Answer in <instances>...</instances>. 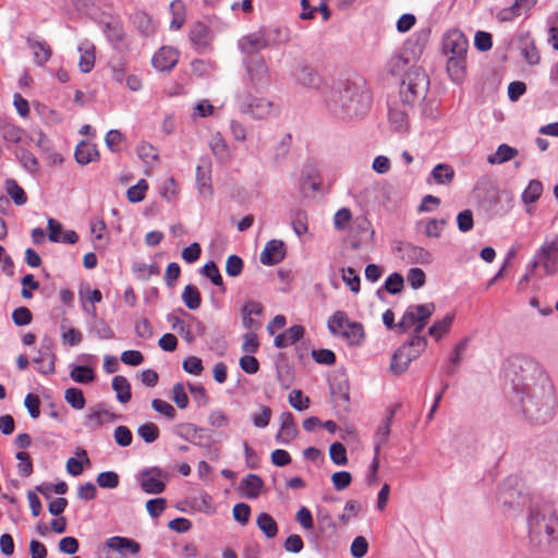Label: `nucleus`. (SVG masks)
I'll use <instances>...</instances> for the list:
<instances>
[{"label": "nucleus", "instance_id": "obj_1", "mask_svg": "<svg viewBox=\"0 0 558 558\" xmlns=\"http://www.w3.org/2000/svg\"><path fill=\"white\" fill-rule=\"evenodd\" d=\"M511 368L518 373L520 369L529 373L512 379L514 390L520 395V402L524 415L534 423L544 424L550 421L555 411L554 386L546 374L541 372L537 365L526 357H514Z\"/></svg>", "mask_w": 558, "mask_h": 558}, {"label": "nucleus", "instance_id": "obj_2", "mask_svg": "<svg viewBox=\"0 0 558 558\" xmlns=\"http://www.w3.org/2000/svg\"><path fill=\"white\" fill-rule=\"evenodd\" d=\"M371 105V95L363 83L345 81L330 94L327 107L330 113L340 120H353L363 117Z\"/></svg>", "mask_w": 558, "mask_h": 558}, {"label": "nucleus", "instance_id": "obj_3", "mask_svg": "<svg viewBox=\"0 0 558 558\" xmlns=\"http://www.w3.org/2000/svg\"><path fill=\"white\" fill-rule=\"evenodd\" d=\"M527 531L530 543L538 548L546 549L554 542H558V514L551 506L534 500L527 514Z\"/></svg>", "mask_w": 558, "mask_h": 558}, {"label": "nucleus", "instance_id": "obj_4", "mask_svg": "<svg viewBox=\"0 0 558 558\" xmlns=\"http://www.w3.org/2000/svg\"><path fill=\"white\" fill-rule=\"evenodd\" d=\"M429 87V78L421 68L409 70L400 84V98L403 105L414 106L426 97Z\"/></svg>", "mask_w": 558, "mask_h": 558}, {"label": "nucleus", "instance_id": "obj_5", "mask_svg": "<svg viewBox=\"0 0 558 558\" xmlns=\"http://www.w3.org/2000/svg\"><path fill=\"white\" fill-rule=\"evenodd\" d=\"M541 267L545 276L558 274V232L547 236L532 259V269Z\"/></svg>", "mask_w": 558, "mask_h": 558}, {"label": "nucleus", "instance_id": "obj_6", "mask_svg": "<svg viewBox=\"0 0 558 558\" xmlns=\"http://www.w3.org/2000/svg\"><path fill=\"white\" fill-rule=\"evenodd\" d=\"M515 480L509 478L499 487L497 500L506 512L519 510L527 505H532L534 500H539L538 496L523 495L522 492L514 486Z\"/></svg>", "mask_w": 558, "mask_h": 558}, {"label": "nucleus", "instance_id": "obj_7", "mask_svg": "<svg viewBox=\"0 0 558 558\" xmlns=\"http://www.w3.org/2000/svg\"><path fill=\"white\" fill-rule=\"evenodd\" d=\"M435 310L436 306L434 303L410 305L405 310L401 320L398 323L400 332H404L413 327V335H420Z\"/></svg>", "mask_w": 558, "mask_h": 558}, {"label": "nucleus", "instance_id": "obj_8", "mask_svg": "<svg viewBox=\"0 0 558 558\" xmlns=\"http://www.w3.org/2000/svg\"><path fill=\"white\" fill-rule=\"evenodd\" d=\"M375 231L371 221L365 216L354 218L351 227V247L354 251L360 250L364 245H371L374 242Z\"/></svg>", "mask_w": 558, "mask_h": 558}, {"label": "nucleus", "instance_id": "obj_9", "mask_svg": "<svg viewBox=\"0 0 558 558\" xmlns=\"http://www.w3.org/2000/svg\"><path fill=\"white\" fill-rule=\"evenodd\" d=\"M245 69L252 86L256 89H263L270 82L269 69L262 57H253L245 61Z\"/></svg>", "mask_w": 558, "mask_h": 558}, {"label": "nucleus", "instance_id": "obj_10", "mask_svg": "<svg viewBox=\"0 0 558 558\" xmlns=\"http://www.w3.org/2000/svg\"><path fill=\"white\" fill-rule=\"evenodd\" d=\"M236 104L240 111L250 114L254 119H265L272 112V102L264 98L236 97Z\"/></svg>", "mask_w": 558, "mask_h": 558}, {"label": "nucleus", "instance_id": "obj_11", "mask_svg": "<svg viewBox=\"0 0 558 558\" xmlns=\"http://www.w3.org/2000/svg\"><path fill=\"white\" fill-rule=\"evenodd\" d=\"M468 47V39L459 29L447 32L442 38V51L449 57H465Z\"/></svg>", "mask_w": 558, "mask_h": 558}, {"label": "nucleus", "instance_id": "obj_12", "mask_svg": "<svg viewBox=\"0 0 558 558\" xmlns=\"http://www.w3.org/2000/svg\"><path fill=\"white\" fill-rule=\"evenodd\" d=\"M51 341L44 340L38 351V356L34 357L33 362L37 365L39 373L49 375L54 373L56 355L51 350Z\"/></svg>", "mask_w": 558, "mask_h": 558}, {"label": "nucleus", "instance_id": "obj_13", "mask_svg": "<svg viewBox=\"0 0 558 558\" xmlns=\"http://www.w3.org/2000/svg\"><path fill=\"white\" fill-rule=\"evenodd\" d=\"M286 256V246L281 240H270L266 243L264 250L259 255V260L263 265H277Z\"/></svg>", "mask_w": 558, "mask_h": 558}, {"label": "nucleus", "instance_id": "obj_14", "mask_svg": "<svg viewBox=\"0 0 558 558\" xmlns=\"http://www.w3.org/2000/svg\"><path fill=\"white\" fill-rule=\"evenodd\" d=\"M269 45L270 41L265 29L251 33L239 41L241 50L245 53H255L262 49L267 48Z\"/></svg>", "mask_w": 558, "mask_h": 558}, {"label": "nucleus", "instance_id": "obj_15", "mask_svg": "<svg viewBox=\"0 0 558 558\" xmlns=\"http://www.w3.org/2000/svg\"><path fill=\"white\" fill-rule=\"evenodd\" d=\"M179 61V51L172 47H161L151 59L154 68L158 71H170Z\"/></svg>", "mask_w": 558, "mask_h": 558}, {"label": "nucleus", "instance_id": "obj_16", "mask_svg": "<svg viewBox=\"0 0 558 558\" xmlns=\"http://www.w3.org/2000/svg\"><path fill=\"white\" fill-rule=\"evenodd\" d=\"M189 36H190V40H191L193 47L198 52L205 51L211 41L210 31L207 27V25H205L202 22H196L192 26Z\"/></svg>", "mask_w": 558, "mask_h": 558}, {"label": "nucleus", "instance_id": "obj_17", "mask_svg": "<svg viewBox=\"0 0 558 558\" xmlns=\"http://www.w3.org/2000/svg\"><path fill=\"white\" fill-rule=\"evenodd\" d=\"M280 429L276 435V440L280 444H289L299 433L292 413L283 412L280 415Z\"/></svg>", "mask_w": 558, "mask_h": 558}, {"label": "nucleus", "instance_id": "obj_18", "mask_svg": "<svg viewBox=\"0 0 558 558\" xmlns=\"http://www.w3.org/2000/svg\"><path fill=\"white\" fill-rule=\"evenodd\" d=\"M109 549L120 554L130 553L132 556H137L141 551V544L132 538L123 536H112L106 541Z\"/></svg>", "mask_w": 558, "mask_h": 558}, {"label": "nucleus", "instance_id": "obj_19", "mask_svg": "<svg viewBox=\"0 0 558 558\" xmlns=\"http://www.w3.org/2000/svg\"><path fill=\"white\" fill-rule=\"evenodd\" d=\"M174 433L179 437H181L194 445H198V446L203 445L202 440L204 438V428L198 427L192 423H182V424L175 425Z\"/></svg>", "mask_w": 558, "mask_h": 558}, {"label": "nucleus", "instance_id": "obj_20", "mask_svg": "<svg viewBox=\"0 0 558 558\" xmlns=\"http://www.w3.org/2000/svg\"><path fill=\"white\" fill-rule=\"evenodd\" d=\"M537 0H514L513 4L509 8L502 9L498 13V19L502 22H508L517 16H520L523 12L531 10Z\"/></svg>", "mask_w": 558, "mask_h": 558}, {"label": "nucleus", "instance_id": "obj_21", "mask_svg": "<svg viewBox=\"0 0 558 558\" xmlns=\"http://www.w3.org/2000/svg\"><path fill=\"white\" fill-rule=\"evenodd\" d=\"M263 486V480L258 475L251 473L241 481L239 489L245 498L256 499L260 495Z\"/></svg>", "mask_w": 558, "mask_h": 558}, {"label": "nucleus", "instance_id": "obj_22", "mask_svg": "<svg viewBox=\"0 0 558 558\" xmlns=\"http://www.w3.org/2000/svg\"><path fill=\"white\" fill-rule=\"evenodd\" d=\"M161 471L153 469L150 472H145L142 480V488L147 494H160L165 490L166 484L160 480Z\"/></svg>", "mask_w": 558, "mask_h": 558}, {"label": "nucleus", "instance_id": "obj_23", "mask_svg": "<svg viewBox=\"0 0 558 558\" xmlns=\"http://www.w3.org/2000/svg\"><path fill=\"white\" fill-rule=\"evenodd\" d=\"M296 81L308 88H316L320 85L322 78L319 74L305 64H299L294 72Z\"/></svg>", "mask_w": 558, "mask_h": 558}, {"label": "nucleus", "instance_id": "obj_24", "mask_svg": "<svg viewBox=\"0 0 558 558\" xmlns=\"http://www.w3.org/2000/svg\"><path fill=\"white\" fill-rule=\"evenodd\" d=\"M427 339L421 335H412L410 340L399 347L398 350H404L405 356L411 361L416 360L426 349Z\"/></svg>", "mask_w": 558, "mask_h": 558}, {"label": "nucleus", "instance_id": "obj_25", "mask_svg": "<svg viewBox=\"0 0 558 558\" xmlns=\"http://www.w3.org/2000/svg\"><path fill=\"white\" fill-rule=\"evenodd\" d=\"M304 335V327L301 325H293L286 331L279 333L274 343L277 348H287L299 341Z\"/></svg>", "mask_w": 558, "mask_h": 558}, {"label": "nucleus", "instance_id": "obj_26", "mask_svg": "<svg viewBox=\"0 0 558 558\" xmlns=\"http://www.w3.org/2000/svg\"><path fill=\"white\" fill-rule=\"evenodd\" d=\"M447 73L452 82L461 83L466 73V59L465 57H449L447 60Z\"/></svg>", "mask_w": 558, "mask_h": 558}, {"label": "nucleus", "instance_id": "obj_27", "mask_svg": "<svg viewBox=\"0 0 558 558\" xmlns=\"http://www.w3.org/2000/svg\"><path fill=\"white\" fill-rule=\"evenodd\" d=\"M78 51L81 53L78 66L83 73H88L92 71L95 63V46L88 41H83Z\"/></svg>", "mask_w": 558, "mask_h": 558}, {"label": "nucleus", "instance_id": "obj_28", "mask_svg": "<svg viewBox=\"0 0 558 558\" xmlns=\"http://www.w3.org/2000/svg\"><path fill=\"white\" fill-rule=\"evenodd\" d=\"M75 160L81 165H87L96 160L99 156L96 146L92 143L82 141L74 153Z\"/></svg>", "mask_w": 558, "mask_h": 558}, {"label": "nucleus", "instance_id": "obj_29", "mask_svg": "<svg viewBox=\"0 0 558 558\" xmlns=\"http://www.w3.org/2000/svg\"><path fill=\"white\" fill-rule=\"evenodd\" d=\"M196 184L198 192L208 196L211 195L210 167L207 163L198 165L196 168Z\"/></svg>", "mask_w": 558, "mask_h": 558}, {"label": "nucleus", "instance_id": "obj_30", "mask_svg": "<svg viewBox=\"0 0 558 558\" xmlns=\"http://www.w3.org/2000/svg\"><path fill=\"white\" fill-rule=\"evenodd\" d=\"M404 250L408 258L412 263L427 265L433 262L432 253L421 246L407 244Z\"/></svg>", "mask_w": 558, "mask_h": 558}, {"label": "nucleus", "instance_id": "obj_31", "mask_svg": "<svg viewBox=\"0 0 558 558\" xmlns=\"http://www.w3.org/2000/svg\"><path fill=\"white\" fill-rule=\"evenodd\" d=\"M338 337L345 339L349 344H360L364 338V329L361 323L350 322Z\"/></svg>", "mask_w": 558, "mask_h": 558}, {"label": "nucleus", "instance_id": "obj_32", "mask_svg": "<svg viewBox=\"0 0 558 558\" xmlns=\"http://www.w3.org/2000/svg\"><path fill=\"white\" fill-rule=\"evenodd\" d=\"M29 48L33 50L34 60L38 65L46 63L51 57V48L46 41L27 40Z\"/></svg>", "mask_w": 558, "mask_h": 558}, {"label": "nucleus", "instance_id": "obj_33", "mask_svg": "<svg viewBox=\"0 0 558 558\" xmlns=\"http://www.w3.org/2000/svg\"><path fill=\"white\" fill-rule=\"evenodd\" d=\"M0 131H1L2 138L4 141L11 142L14 144L23 143V136H24L25 132L20 126L15 125L11 122L3 121L0 123Z\"/></svg>", "mask_w": 558, "mask_h": 558}, {"label": "nucleus", "instance_id": "obj_34", "mask_svg": "<svg viewBox=\"0 0 558 558\" xmlns=\"http://www.w3.org/2000/svg\"><path fill=\"white\" fill-rule=\"evenodd\" d=\"M519 154L518 149L511 147L507 144H501L498 146L495 154H492L487 157V161L490 165H500L507 162L514 158Z\"/></svg>", "mask_w": 558, "mask_h": 558}, {"label": "nucleus", "instance_id": "obj_35", "mask_svg": "<svg viewBox=\"0 0 558 558\" xmlns=\"http://www.w3.org/2000/svg\"><path fill=\"white\" fill-rule=\"evenodd\" d=\"M112 389L117 393V399L121 403H126L131 400V385L126 377L122 375H117L112 379Z\"/></svg>", "mask_w": 558, "mask_h": 558}, {"label": "nucleus", "instance_id": "obj_36", "mask_svg": "<svg viewBox=\"0 0 558 558\" xmlns=\"http://www.w3.org/2000/svg\"><path fill=\"white\" fill-rule=\"evenodd\" d=\"M104 33L114 47L123 41L125 35L123 26L119 21H109L104 23Z\"/></svg>", "mask_w": 558, "mask_h": 558}, {"label": "nucleus", "instance_id": "obj_37", "mask_svg": "<svg viewBox=\"0 0 558 558\" xmlns=\"http://www.w3.org/2000/svg\"><path fill=\"white\" fill-rule=\"evenodd\" d=\"M256 524L266 537L274 538L277 536L278 524L270 514L266 512L259 513L256 519Z\"/></svg>", "mask_w": 558, "mask_h": 558}, {"label": "nucleus", "instance_id": "obj_38", "mask_svg": "<svg viewBox=\"0 0 558 558\" xmlns=\"http://www.w3.org/2000/svg\"><path fill=\"white\" fill-rule=\"evenodd\" d=\"M454 320V314L448 313L442 319L436 320L428 329L429 336L439 340L444 335L448 333Z\"/></svg>", "mask_w": 558, "mask_h": 558}, {"label": "nucleus", "instance_id": "obj_39", "mask_svg": "<svg viewBox=\"0 0 558 558\" xmlns=\"http://www.w3.org/2000/svg\"><path fill=\"white\" fill-rule=\"evenodd\" d=\"M389 122L391 126L398 131H405L409 124L408 112L397 107H390L388 111Z\"/></svg>", "mask_w": 558, "mask_h": 558}, {"label": "nucleus", "instance_id": "obj_40", "mask_svg": "<svg viewBox=\"0 0 558 558\" xmlns=\"http://www.w3.org/2000/svg\"><path fill=\"white\" fill-rule=\"evenodd\" d=\"M209 146L213 154L218 158L219 161L226 162L229 159L230 153L228 145L219 133L211 136Z\"/></svg>", "mask_w": 558, "mask_h": 558}, {"label": "nucleus", "instance_id": "obj_41", "mask_svg": "<svg viewBox=\"0 0 558 558\" xmlns=\"http://www.w3.org/2000/svg\"><path fill=\"white\" fill-rule=\"evenodd\" d=\"M181 298L189 310H197L202 304L201 293L193 284L185 286Z\"/></svg>", "mask_w": 558, "mask_h": 558}, {"label": "nucleus", "instance_id": "obj_42", "mask_svg": "<svg viewBox=\"0 0 558 558\" xmlns=\"http://www.w3.org/2000/svg\"><path fill=\"white\" fill-rule=\"evenodd\" d=\"M199 272L207 277L215 286L219 287L221 292L226 291V287L220 275V271L217 265L214 262L206 263L201 269Z\"/></svg>", "mask_w": 558, "mask_h": 558}, {"label": "nucleus", "instance_id": "obj_43", "mask_svg": "<svg viewBox=\"0 0 558 558\" xmlns=\"http://www.w3.org/2000/svg\"><path fill=\"white\" fill-rule=\"evenodd\" d=\"M350 324L348 315L343 311H337L333 315L328 319L327 326L329 331L339 336L340 332Z\"/></svg>", "mask_w": 558, "mask_h": 558}, {"label": "nucleus", "instance_id": "obj_44", "mask_svg": "<svg viewBox=\"0 0 558 558\" xmlns=\"http://www.w3.org/2000/svg\"><path fill=\"white\" fill-rule=\"evenodd\" d=\"M432 177L437 184H449L454 178V170L447 163H438L434 167Z\"/></svg>", "mask_w": 558, "mask_h": 558}, {"label": "nucleus", "instance_id": "obj_45", "mask_svg": "<svg viewBox=\"0 0 558 558\" xmlns=\"http://www.w3.org/2000/svg\"><path fill=\"white\" fill-rule=\"evenodd\" d=\"M403 352L404 350H397L391 356L390 371L393 375L403 374L412 362Z\"/></svg>", "mask_w": 558, "mask_h": 558}, {"label": "nucleus", "instance_id": "obj_46", "mask_svg": "<svg viewBox=\"0 0 558 558\" xmlns=\"http://www.w3.org/2000/svg\"><path fill=\"white\" fill-rule=\"evenodd\" d=\"M521 53L529 64H537L541 60L538 50L529 35L522 40Z\"/></svg>", "mask_w": 558, "mask_h": 558}, {"label": "nucleus", "instance_id": "obj_47", "mask_svg": "<svg viewBox=\"0 0 558 558\" xmlns=\"http://www.w3.org/2000/svg\"><path fill=\"white\" fill-rule=\"evenodd\" d=\"M5 191L12 198L15 205L22 206L27 202V196L24 190L16 183L15 180L9 179L5 181Z\"/></svg>", "mask_w": 558, "mask_h": 558}, {"label": "nucleus", "instance_id": "obj_48", "mask_svg": "<svg viewBox=\"0 0 558 558\" xmlns=\"http://www.w3.org/2000/svg\"><path fill=\"white\" fill-rule=\"evenodd\" d=\"M170 10L173 15L171 22H170V28L178 31L180 29L184 22H185V14H184V5L182 1L174 0L170 4Z\"/></svg>", "mask_w": 558, "mask_h": 558}, {"label": "nucleus", "instance_id": "obj_49", "mask_svg": "<svg viewBox=\"0 0 558 558\" xmlns=\"http://www.w3.org/2000/svg\"><path fill=\"white\" fill-rule=\"evenodd\" d=\"M65 323L66 319H62L60 324L61 338L63 343H68L71 347L80 344L83 339L82 332L74 328H68Z\"/></svg>", "mask_w": 558, "mask_h": 558}, {"label": "nucleus", "instance_id": "obj_50", "mask_svg": "<svg viewBox=\"0 0 558 558\" xmlns=\"http://www.w3.org/2000/svg\"><path fill=\"white\" fill-rule=\"evenodd\" d=\"M65 401L75 410H83L86 404L84 393L78 388H68L64 391Z\"/></svg>", "mask_w": 558, "mask_h": 558}, {"label": "nucleus", "instance_id": "obj_51", "mask_svg": "<svg viewBox=\"0 0 558 558\" xmlns=\"http://www.w3.org/2000/svg\"><path fill=\"white\" fill-rule=\"evenodd\" d=\"M543 193V184L538 180H531L522 193V199L525 204L535 203Z\"/></svg>", "mask_w": 558, "mask_h": 558}, {"label": "nucleus", "instance_id": "obj_52", "mask_svg": "<svg viewBox=\"0 0 558 558\" xmlns=\"http://www.w3.org/2000/svg\"><path fill=\"white\" fill-rule=\"evenodd\" d=\"M70 377L80 384H88L95 379L93 368L89 366H74L70 372Z\"/></svg>", "mask_w": 558, "mask_h": 558}, {"label": "nucleus", "instance_id": "obj_53", "mask_svg": "<svg viewBox=\"0 0 558 558\" xmlns=\"http://www.w3.org/2000/svg\"><path fill=\"white\" fill-rule=\"evenodd\" d=\"M16 158L22 163L23 168L29 172H36L38 169L37 158L27 149L20 148L15 153Z\"/></svg>", "mask_w": 558, "mask_h": 558}, {"label": "nucleus", "instance_id": "obj_54", "mask_svg": "<svg viewBox=\"0 0 558 558\" xmlns=\"http://www.w3.org/2000/svg\"><path fill=\"white\" fill-rule=\"evenodd\" d=\"M352 213L349 208L343 207L336 211L333 216V227L337 231L345 230L350 222H353Z\"/></svg>", "mask_w": 558, "mask_h": 558}, {"label": "nucleus", "instance_id": "obj_55", "mask_svg": "<svg viewBox=\"0 0 558 558\" xmlns=\"http://www.w3.org/2000/svg\"><path fill=\"white\" fill-rule=\"evenodd\" d=\"M148 189L146 180L141 179L135 185L131 186L126 191L129 202L138 203L145 198V192Z\"/></svg>", "mask_w": 558, "mask_h": 558}, {"label": "nucleus", "instance_id": "obj_56", "mask_svg": "<svg viewBox=\"0 0 558 558\" xmlns=\"http://www.w3.org/2000/svg\"><path fill=\"white\" fill-rule=\"evenodd\" d=\"M138 436L147 444L156 441L159 437V428L155 423H145L137 428Z\"/></svg>", "mask_w": 558, "mask_h": 558}, {"label": "nucleus", "instance_id": "obj_57", "mask_svg": "<svg viewBox=\"0 0 558 558\" xmlns=\"http://www.w3.org/2000/svg\"><path fill=\"white\" fill-rule=\"evenodd\" d=\"M390 423L381 422L378 426L376 433H375V446H374V452H376V456H379L380 448L387 442L389 435H390Z\"/></svg>", "mask_w": 558, "mask_h": 558}, {"label": "nucleus", "instance_id": "obj_58", "mask_svg": "<svg viewBox=\"0 0 558 558\" xmlns=\"http://www.w3.org/2000/svg\"><path fill=\"white\" fill-rule=\"evenodd\" d=\"M331 461L337 465H345L348 463L347 449L341 442H333L329 448Z\"/></svg>", "mask_w": 558, "mask_h": 558}, {"label": "nucleus", "instance_id": "obj_59", "mask_svg": "<svg viewBox=\"0 0 558 558\" xmlns=\"http://www.w3.org/2000/svg\"><path fill=\"white\" fill-rule=\"evenodd\" d=\"M137 155L148 166H153L158 159L157 149L148 143H143L137 146Z\"/></svg>", "mask_w": 558, "mask_h": 558}, {"label": "nucleus", "instance_id": "obj_60", "mask_svg": "<svg viewBox=\"0 0 558 558\" xmlns=\"http://www.w3.org/2000/svg\"><path fill=\"white\" fill-rule=\"evenodd\" d=\"M97 484L101 488H116L119 485V475L113 471L101 472L97 475Z\"/></svg>", "mask_w": 558, "mask_h": 558}, {"label": "nucleus", "instance_id": "obj_61", "mask_svg": "<svg viewBox=\"0 0 558 558\" xmlns=\"http://www.w3.org/2000/svg\"><path fill=\"white\" fill-rule=\"evenodd\" d=\"M151 407L156 412H158L161 415H165L170 421L174 420L177 416L175 409L165 400L153 399Z\"/></svg>", "mask_w": 558, "mask_h": 558}, {"label": "nucleus", "instance_id": "obj_62", "mask_svg": "<svg viewBox=\"0 0 558 558\" xmlns=\"http://www.w3.org/2000/svg\"><path fill=\"white\" fill-rule=\"evenodd\" d=\"M90 331L99 339H112L114 337V332L104 319H96L90 326Z\"/></svg>", "mask_w": 558, "mask_h": 558}, {"label": "nucleus", "instance_id": "obj_63", "mask_svg": "<svg viewBox=\"0 0 558 558\" xmlns=\"http://www.w3.org/2000/svg\"><path fill=\"white\" fill-rule=\"evenodd\" d=\"M403 286H404L403 277L398 272H393V274L389 275L385 281V289L390 294H397V293L401 292L403 289Z\"/></svg>", "mask_w": 558, "mask_h": 558}, {"label": "nucleus", "instance_id": "obj_64", "mask_svg": "<svg viewBox=\"0 0 558 558\" xmlns=\"http://www.w3.org/2000/svg\"><path fill=\"white\" fill-rule=\"evenodd\" d=\"M342 280L345 282V284L350 288V290L353 293L360 292V276L356 274V271L349 267L347 269L342 270Z\"/></svg>", "mask_w": 558, "mask_h": 558}]
</instances>
